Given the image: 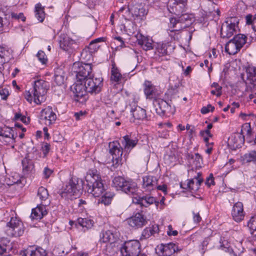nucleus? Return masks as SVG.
Segmentation results:
<instances>
[{"label":"nucleus","instance_id":"338daca9","mask_svg":"<svg viewBox=\"0 0 256 256\" xmlns=\"http://www.w3.org/2000/svg\"><path fill=\"white\" fill-rule=\"evenodd\" d=\"M194 159H195L196 160L197 162H198V163H200V162L202 161V158L201 157V156L200 154H198V153L194 154Z\"/></svg>","mask_w":256,"mask_h":256},{"label":"nucleus","instance_id":"79ce46f5","mask_svg":"<svg viewBox=\"0 0 256 256\" xmlns=\"http://www.w3.org/2000/svg\"><path fill=\"white\" fill-rule=\"evenodd\" d=\"M242 131H244L248 136H250L252 134V130L249 124H245L242 126Z\"/></svg>","mask_w":256,"mask_h":256},{"label":"nucleus","instance_id":"2f4dec72","mask_svg":"<svg viewBox=\"0 0 256 256\" xmlns=\"http://www.w3.org/2000/svg\"><path fill=\"white\" fill-rule=\"evenodd\" d=\"M114 194L110 192H106L98 200V203L104 204V205H108L111 203Z\"/></svg>","mask_w":256,"mask_h":256},{"label":"nucleus","instance_id":"7ed1b4c3","mask_svg":"<svg viewBox=\"0 0 256 256\" xmlns=\"http://www.w3.org/2000/svg\"><path fill=\"white\" fill-rule=\"evenodd\" d=\"M83 181L81 179L72 178L61 192L62 196L68 198L72 196H78L82 193Z\"/></svg>","mask_w":256,"mask_h":256},{"label":"nucleus","instance_id":"5701e85b","mask_svg":"<svg viewBox=\"0 0 256 256\" xmlns=\"http://www.w3.org/2000/svg\"><path fill=\"white\" fill-rule=\"evenodd\" d=\"M144 86V92L146 96V98H152L156 92L155 86L150 82L148 80L145 81Z\"/></svg>","mask_w":256,"mask_h":256},{"label":"nucleus","instance_id":"aec40b11","mask_svg":"<svg viewBox=\"0 0 256 256\" xmlns=\"http://www.w3.org/2000/svg\"><path fill=\"white\" fill-rule=\"evenodd\" d=\"M161 248V253L162 256H171L174 252L180 251L181 249H178V246L173 243H169L166 245H162Z\"/></svg>","mask_w":256,"mask_h":256},{"label":"nucleus","instance_id":"864d4df0","mask_svg":"<svg viewBox=\"0 0 256 256\" xmlns=\"http://www.w3.org/2000/svg\"><path fill=\"white\" fill-rule=\"evenodd\" d=\"M172 226L171 225H169L168 226V230L167 231V234L169 236H177L178 234V232L177 230H172Z\"/></svg>","mask_w":256,"mask_h":256},{"label":"nucleus","instance_id":"4be33fe9","mask_svg":"<svg viewBox=\"0 0 256 256\" xmlns=\"http://www.w3.org/2000/svg\"><path fill=\"white\" fill-rule=\"evenodd\" d=\"M124 142H122L124 146V151L126 153L130 152L131 150L137 144L138 140L136 139H130L128 136L126 135L123 137Z\"/></svg>","mask_w":256,"mask_h":256},{"label":"nucleus","instance_id":"dca6fc26","mask_svg":"<svg viewBox=\"0 0 256 256\" xmlns=\"http://www.w3.org/2000/svg\"><path fill=\"white\" fill-rule=\"evenodd\" d=\"M22 254V256H46V250L41 248L34 249L33 247L30 246L24 250Z\"/></svg>","mask_w":256,"mask_h":256},{"label":"nucleus","instance_id":"473e14b6","mask_svg":"<svg viewBox=\"0 0 256 256\" xmlns=\"http://www.w3.org/2000/svg\"><path fill=\"white\" fill-rule=\"evenodd\" d=\"M77 222L82 228H86V229L92 228L94 224V222L92 220L81 218L77 220Z\"/></svg>","mask_w":256,"mask_h":256},{"label":"nucleus","instance_id":"393cba45","mask_svg":"<svg viewBox=\"0 0 256 256\" xmlns=\"http://www.w3.org/2000/svg\"><path fill=\"white\" fill-rule=\"evenodd\" d=\"M100 241L106 243H114L116 240L114 234L110 230H106L102 232L100 236Z\"/></svg>","mask_w":256,"mask_h":256},{"label":"nucleus","instance_id":"423d86ee","mask_svg":"<svg viewBox=\"0 0 256 256\" xmlns=\"http://www.w3.org/2000/svg\"><path fill=\"white\" fill-rule=\"evenodd\" d=\"M246 42V36L238 34L226 44L225 51L230 55H234L240 50Z\"/></svg>","mask_w":256,"mask_h":256},{"label":"nucleus","instance_id":"603ef678","mask_svg":"<svg viewBox=\"0 0 256 256\" xmlns=\"http://www.w3.org/2000/svg\"><path fill=\"white\" fill-rule=\"evenodd\" d=\"M42 149L43 154H44V156H46L50 151V144L48 143H44L42 146Z\"/></svg>","mask_w":256,"mask_h":256},{"label":"nucleus","instance_id":"a18cd8bd","mask_svg":"<svg viewBox=\"0 0 256 256\" xmlns=\"http://www.w3.org/2000/svg\"><path fill=\"white\" fill-rule=\"evenodd\" d=\"M53 171L48 167H46L43 172V174L45 178H48Z\"/></svg>","mask_w":256,"mask_h":256},{"label":"nucleus","instance_id":"5fc2aeb1","mask_svg":"<svg viewBox=\"0 0 256 256\" xmlns=\"http://www.w3.org/2000/svg\"><path fill=\"white\" fill-rule=\"evenodd\" d=\"M193 220L195 223H198L202 220V218L198 212H193Z\"/></svg>","mask_w":256,"mask_h":256},{"label":"nucleus","instance_id":"09e8293b","mask_svg":"<svg viewBox=\"0 0 256 256\" xmlns=\"http://www.w3.org/2000/svg\"><path fill=\"white\" fill-rule=\"evenodd\" d=\"M12 18H14L16 19H21L22 22H24L26 20V18L24 16V14L22 13H20L18 14L12 13Z\"/></svg>","mask_w":256,"mask_h":256},{"label":"nucleus","instance_id":"58836bf2","mask_svg":"<svg viewBox=\"0 0 256 256\" xmlns=\"http://www.w3.org/2000/svg\"><path fill=\"white\" fill-rule=\"evenodd\" d=\"M248 226L251 231V234H254L256 232V215L252 216L248 223Z\"/></svg>","mask_w":256,"mask_h":256},{"label":"nucleus","instance_id":"39448f33","mask_svg":"<svg viewBox=\"0 0 256 256\" xmlns=\"http://www.w3.org/2000/svg\"><path fill=\"white\" fill-rule=\"evenodd\" d=\"M112 184L118 190H120L129 195H134L138 191L136 184L132 181L126 180L124 178L118 176L112 180Z\"/></svg>","mask_w":256,"mask_h":256},{"label":"nucleus","instance_id":"6e6d98bb","mask_svg":"<svg viewBox=\"0 0 256 256\" xmlns=\"http://www.w3.org/2000/svg\"><path fill=\"white\" fill-rule=\"evenodd\" d=\"M180 21H184V20H185V21H188V20H191V18H190V16L187 14H185V13H182V14H180Z\"/></svg>","mask_w":256,"mask_h":256},{"label":"nucleus","instance_id":"a19ab883","mask_svg":"<svg viewBox=\"0 0 256 256\" xmlns=\"http://www.w3.org/2000/svg\"><path fill=\"white\" fill-rule=\"evenodd\" d=\"M38 60L42 64H45L47 61V58L45 53L42 50H40L36 55Z\"/></svg>","mask_w":256,"mask_h":256},{"label":"nucleus","instance_id":"de8ad7c7","mask_svg":"<svg viewBox=\"0 0 256 256\" xmlns=\"http://www.w3.org/2000/svg\"><path fill=\"white\" fill-rule=\"evenodd\" d=\"M0 95L2 96V98L4 100H6L7 97L9 95V92L7 89H2L0 90Z\"/></svg>","mask_w":256,"mask_h":256},{"label":"nucleus","instance_id":"9d476101","mask_svg":"<svg viewBox=\"0 0 256 256\" xmlns=\"http://www.w3.org/2000/svg\"><path fill=\"white\" fill-rule=\"evenodd\" d=\"M110 153L112 156L113 166L117 167L121 164L122 155V148L118 141L109 143Z\"/></svg>","mask_w":256,"mask_h":256},{"label":"nucleus","instance_id":"c85d7f7f","mask_svg":"<svg viewBox=\"0 0 256 256\" xmlns=\"http://www.w3.org/2000/svg\"><path fill=\"white\" fill-rule=\"evenodd\" d=\"M10 52L8 50L0 46V65H2L8 62L10 60Z\"/></svg>","mask_w":256,"mask_h":256},{"label":"nucleus","instance_id":"4468645a","mask_svg":"<svg viewBox=\"0 0 256 256\" xmlns=\"http://www.w3.org/2000/svg\"><path fill=\"white\" fill-rule=\"evenodd\" d=\"M233 219L236 222H240L244 217V206L242 202H238L233 206L232 212Z\"/></svg>","mask_w":256,"mask_h":256},{"label":"nucleus","instance_id":"49530a36","mask_svg":"<svg viewBox=\"0 0 256 256\" xmlns=\"http://www.w3.org/2000/svg\"><path fill=\"white\" fill-rule=\"evenodd\" d=\"M100 46L94 42H91L89 44L88 48L91 52L96 51L99 48Z\"/></svg>","mask_w":256,"mask_h":256},{"label":"nucleus","instance_id":"e2e57ef3","mask_svg":"<svg viewBox=\"0 0 256 256\" xmlns=\"http://www.w3.org/2000/svg\"><path fill=\"white\" fill-rule=\"evenodd\" d=\"M84 114H85L84 112H82L80 111L78 112H76L74 114V116L76 120H80V117L84 116Z\"/></svg>","mask_w":256,"mask_h":256},{"label":"nucleus","instance_id":"8fccbe9b","mask_svg":"<svg viewBox=\"0 0 256 256\" xmlns=\"http://www.w3.org/2000/svg\"><path fill=\"white\" fill-rule=\"evenodd\" d=\"M170 25L172 26V28H174L172 30V31L178 30L176 28V24H178V22L176 19V18H170Z\"/></svg>","mask_w":256,"mask_h":256},{"label":"nucleus","instance_id":"c756f323","mask_svg":"<svg viewBox=\"0 0 256 256\" xmlns=\"http://www.w3.org/2000/svg\"><path fill=\"white\" fill-rule=\"evenodd\" d=\"M36 16L40 22H42L45 18V13L44 8L40 3L37 4L35 6Z\"/></svg>","mask_w":256,"mask_h":256},{"label":"nucleus","instance_id":"f3484780","mask_svg":"<svg viewBox=\"0 0 256 256\" xmlns=\"http://www.w3.org/2000/svg\"><path fill=\"white\" fill-rule=\"evenodd\" d=\"M200 176L201 174L198 173L194 178L188 180L186 186L188 189L194 191H196L199 189L200 185L203 182V180L200 178Z\"/></svg>","mask_w":256,"mask_h":256},{"label":"nucleus","instance_id":"37998d69","mask_svg":"<svg viewBox=\"0 0 256 256\" xmlns=\"http://www.w3.org/2000/svg\"><path fill=\"white\" fill-rule=\"evenodd\" d=\"M214 110V107L209 104L207 106H204L201 109V112L202 114H206L210 111L212 112Z\"/></svg>","mask_w":256,"mask_h":256},{"label":"nucleus","instance_id":"6ab92c4d","mask_svg":"<svg viewBox=\"0 0 256 256\" xmlns=\"http://www.w3.org/2000/svg\"><path fill=\"white\" fill-rule=\"evenodd\" d=\"M142 188L146 190H153L156 186L157 180L156 178L152 176H145L143 177Z\"/></svg>","mask_w":256,"mask_h":256},{"label":"nucleus","instance_id":"13d9d810","mask_svg":"<svg viewBox=\"0 0 256 256\" xmlns=\"http://www.w3.org/2000/svg\"><path fill=\"white\" fill-rule=\"evenodd\" d=\"M153 104L156 108V111L158 113V109L160 108V102L158 98H154L153 101Z\"/></svg>","mask_w":256,"mask_h":256},{"label":"nucleus","instance_id":"2eb2a0df","mask_svg":"<svg viewBox=\"0 0 256 256\" xmlns=\"http://www.w3.org/2000/svg\"><path fill=\"white\" fill-rule=\"evenodd\" d=\"M128 10L134 16L140 18V20H142L148 12L146 6L141 4H136Z\"/></svg>","mask_w":256,"mask_h":256},{"label":"nucleus","instance_id":"3c124183","mask_svg":"<svg viewBox=\"0 0 256 256\" xmlns=\"http://www.w3.org/2000/svg\"><path fill=\"white\" fill-rule=\"evenodd\" d=\"M82 2L89 8H92L97 0H82Z\"/></svg>","mask_w":256,"mask_h":256},{"label":"nucleus","instance_id":"bb28decb","mask_svg":"<svg viewBox=\"0 0 256 256\" xmlns=\"http://www.w3.org/2000/svg\"><path fill=\"white\" fill-rule=\"evenodd\" d=\"M246 72L248 80L254 86H256V67L248 66Z\"/></svg>","mask_w":256,"mask_h":256},{"label":"nucleus","instance_id":"6e6552de","mask_svg":"<svg viewBox=\"0 0 256 256\" xmlns=\"http://www.w3.org/2000/svg\"><path fill=\"white\" fill-rule=\"evenodd\" d=\"M140 252V244L137 240L125 242L120 248L122 256H138Z\"/></svg>","mask_w":256,"mask_h":256},{"label":"nucleus","instance_id":"ddd939ff","mask_svg":"<svg viewBox=\"0 0 256 256\" xmlns=\"http://www.w3.org/2000/svg\"><path fill=\"white\" fill-rule=\"evenodd\" d=\"M129 226L134 228H141L146 223V218L142 212H137L127 220Z\"/></svg>","mask_w":256,"mask_h":256},{"label":"nucleus","instance_id":"4c0bfd02","mask_svg":"<svg viewBox=\"0 0 256 256\" xmlns=\"http://www.w3.org/2000/svg\"><path fill=\"white\" fill-rule=\"evenodd\" d=\"M243 160L246 162L256 160V152L252 151L248 154H246L244 156Z\"/></svg>","mask_w":256,"mask_h":256},{"label":"nucleus","instance_id":"f8f14e48","mask_svg":"<svg viewBox=\"0 0 256 256\" xmlns=\"http://www.w3.org/2000/svg\"><path fill=\"white\" fill-rule=\"evenodd\" d=\"M56 119V116L53 112L52 108H46L41 111L40 116V122L50 126L54 124Z\"/></svg>","mask_w":256,"mask_h":256},{"label":"nucleus","instance_id":"052dcab7","mask_svg":"<svg viewBox=\"0 0 256 256\" xmlns=\"http://www.w3.org/2000/svg\"><path fill=\"white\" fill-rule=\"evenodd\" d=\"M244 134H245V132L242 131V129L241 131H240V133L238 135L241 144H243L244 142Z\"/></svg>","mask_w":256,"mask_h":256},{"label":"nucleus","instance_id":"ea45409f","mask_svg":"<svg viewBox=\"0 0 256 256\" xmlns=\"http://www.w3.org/2000/svg\"><path fill=\"white\" fill-rule=\"evenodd\" d=\"M0 255L6 252L7 249V243H9V241L6 239H2L0 241Z\"/></svg>","mask_w":256,"mask_h":256},{"label":"nucleus","instance_id":"4d7b16f0","mask_svg":"<svg viewBox=\"0 0 256 256\" xmlns=\"http://www.w3.org/2000/svg\"><path fill=\"white\" fill-rule=\"evenodd\" d=\"M25 98L28 102H32V99L34 98L32 91L31 92L30 91L26 92Z\"/></svg>","mask_w":256,"mask_h":256},{"label":"nucleus","instance_id":"f257e3e1","mask_svg":"<svg viewBox=\"0 0 256 256\" xmlns=\"http://www.w3.org/2000/svg\"><path fill=\"white\" fill-rule=\"evenodd\" d=\"M102 81L100 78L94 79L93 76H92L82 83H74L71 88L74 94L75 100L79 102L84 103L88 98V92H99L101 90Z\"/></svg>","mask_w":256,"mask_h":256},{"label":"nucleus","instance_id":"0eeeda50","mask_svg":"<svg viewBox=\"0 0 256 256\" xmlns=\"http://www.w3.org/2000/svg\"><path fill=\"white\" fill-rule=\"evenodd\" d=\"M48 90V83L42 80L35 81L32 92L34 100L36 104H40L46 100L45 95Z\"/></svg>","mask_w":256,"mask_h":256},{"label":"nucleus","instance_id":"e433bc0d","mask_svg":"<svg viewBox=\"0 0 256 256\" xmlns=\"http://www.w3.org/2000/svg\"><path fill=\"white\" fill-rule=\"evenodd\" d=\"M13 130L10 128H6L5 130H0V136L2 138H14L12 134Z\"/></svg>","mask_w":256,"mask_h":256},{"label":"nucleus","instance_id":"72a5a7b5","mask_svg":"<svg viewBox=\"0 0 256 256\" xmlns=\"http://www.w3.org/2000/svg\"><path fill=\"white\" fill-rule=\"evenodd\" d=\"M122 78V76L119 70L113 66L111 70V80L115 82H119Z\"/></svg>","mask_w":256,"mask_h":256},{"label":"nucleus","instance_id":"a878e982","mask_svg":"<svg viewBox=\"0 0 256 256\" xmlns=\"http://www.w3.org/2000/svg\"><path fill=\"white\" fill-rule=\"evenodd\" d=\"M137 202L138 204L144 206H148L154 203L156 206H158L159 204V202L156 200L155 198L153 196H147L140 198L138 200Z\"/></svg>","mask_w":256,"mask_h":256},{"label":"nucleus","instance_id":"cd10ccee","mask_svg":"<svg viewBox=\"0 0 256 256\" xmlns=\"http://www.w3.org/2000/svg\"><path fill=\"white\" fill-rule=\"evenodd\" d=\"M130 112L135 119L142 120L146 118V110L139 106H136L134 109L132 108Z\"/></svg>","mask_w":256,"mask_h":256},{"label":"nucleus","instance_id":"bf43d9fd","mask_svg":"<svg viewBox=\"0 0 256 256\" xmlns=\"http://www.w3.org/2000/svg\"><path fill=\"white\" fill-rule=\"evenodd\" d=\"M148 231H150L151 234H154L158 233L159 232L158 226H153L152 228H150Z\"/></svg>","mask_w":256,"mask_h":256},{"label":"nucleus","instance_id":"f704fd0d","mask_svg":"<svg viewBox=\"0 0 256 256\" xmlns=\"http://www.w3.org/2000/svg\"><path fill=\"white\" fill-rule=\"evenodd\" d=\"M22 165L23 171L25 172L32 171L34 168L32 162L27 158H24L22 160Z\"/></svg>","mask_w":256,"mask_h":256},{"label":"nucleus","instance_id":"a211bd4d","mask_svg":"<svg viewBox=\"0 0 256 256\" xmlns=\"http://www.w3.org/2000/svg\"><path fill=\"white\" fill-rule=\"evenodd\" d=\"M74 44V42L66 35L64 34L60 37V47L66 51H70Z\"/></svg>","mask_w":256,"mask_h":256},{"label":"nucleus","instance_id":"774afa93","mask_svg":"<svg viewBox=\"0 0 256 256\" xmlns=\"http://www.w3.org/2000/svg\"><path fill=\"white\" fill-rule=\"evenodd\" d=\"M172 124L170 122H161V128H163L165 127L171 128Z\"/></svg>","mask_w":256,"mask_h":256},{"label":"nucleus","instance_id":"9b49d317","mask_svg":"<svg viewBox=\"0 0 256 256\" xmlns=\"http://www.w3.org/2000/svg\"><path fill=\"white\" fill-rule=\"evenodd\" d=\"M238 23L235 17H230L226 19L224 24L222 26L220 36L222 38L231 37L236 31V24Z\"/></svg>","mask_w":256,"mask_h":256},{"label":"nucleus","instance_id":"1a4fd4ad","mask_svg":"<svg viewBox=\"0 0 256 256\" xmlns=\"http://www.w3.org/2000/svg\"><path fill=\"white\" fill-rule=\"evenodd\" d=\"M6 232L11 236H21L24 232V228L22 222L16 218H12L6 224Z\"/></svg>","mask_w":256,"mask_h":256},{"label":"nucleus","instance_id":"680f3d73","mask_svg":"<svg viewBox=\"0 0 256 256\" xmlns=\"http://www.w3.org/2000/svg\"><path fill=\"white\" fill-rule=\"evenodd\" d=\"M167 48L166 44H162L161 45V53L164 54H166L168 53Z\"/></svg>","mask_w":256,"mask_h":256},{"label":"nucleus","instance_id":"b1692460","mask_svg":"<svg viewBox=\"0 0 256 256\" xmlns=\"http://www.w3.org/2000/svg\"><path fill=\"white\" fill-rule=\"evenodd\" d=\"M46 212L45 210V208H44L42 206H38L35 208H33L32 210V212L31 214V218L32 219H40L42 218V216L46 214Z\"/></svg>","mask_w":256,"mask_h":256},{"label":"nucleus","instance_id":"69168bd1","mask_svg":"<svg viewBox=\"0 0 256 256\" xmlns=\"http://www.w3.org/2000/svg\"><path fill=\"white\" fill-rule=\"evenodd\" d=\"M246 24H252V16L250 14H248L246 16Z\"/></svg>","mask_w":256,"mask_h":256},{"label":"nucleus","instance_id":"f03ea898","mask_svg":"<svg viewBox=\"0 0 256 256\" xmlns=\"http://www.w3.org/2000/svg\"><path fill=\"white\" fill-rule=\"evenodd\" d=\"M87 192L94 197H99L104 192L100 176L96 170H90L86 176Z\"/></svg>","mask_w":256,"mask_h":256},{"label":"nucleus","instance_id":"412c9836","mask_svg":"<svg viewBox=\"0 0 256 256\" xmlns=\"http://www.w3.org/2000/svg\"><path fill=\"white\" fill-rule=\"evenodd\" d=\"M172 6H169L167 7V10L170 13L174 14L176 15L179 16L182 13L186 12V4H179L173 2Z\"/></svg>","mask_w":256,"mask_h":256},{"label":"nucleus","instance_id":"c9c22d12","mask_svg":"<svg viewBox=\"0 0 256 256\" xmlns=\"http://www.w3.org/2000/svg\"><path fill=\"white\" fill-rule=\"evenodd\" d=\"M38 196L42 202L46 201L48 197V190L42 186L39 188L38 190Z\"/></svg>","mask_w":256,"mask_h":256},{"label":"nucleus","instance_id":"c03bdc74","mask_svg":"<svg viewBox=\"0 0 256 256\" xmlns=\"http://www.w3.org/2000/svg\"><path fill=\"white\" fill-rule=\"evenodd\" d=\"M205 183L208 186L214 184V178L212 174H210L208 177L207 178Z\"/></svg>","mask_w":256,"mask_h":256},{"label":"nucleus","instance_id":"7c9ffc66","mask_svg":"<svg viewBox=\"0 0 256 256\" xmlns=\"http://www.w3.org/2000/svg\"><path fill=\"white\" fill-rule=\"evenodd\" d=\"M65 80L64 72L60 69H58L54 73V81L58 85L62 84Z\"/></svg>","mask_w":256,"mask_h":256},{"label":"nucleus","instance_id":"20e7f679","mask_svg":"<svg viewBox=\"0 0 256 256\" xmlns=\"http://www.w3.org/2000/svg\"><path fill=\"white\" fill-rule=\"evenodd\" d=\"M73 69L76 74V81L75 83H82L89 77L93 76L92 74V66L90 64L75 62L73 65Z\"/></svg>","mask_w":256,"mask_h":256},{"label":"nucleus","instance_id":"0e129e2a","mask_svg":"<svg viewBox=\"0 0 256 256\" xmlns=\"http://www.w3.org/2000/svg\"><path fill=\"white\" fill-rule=\"evenodd\" d=\"M170 134L169 131L166 130V131L163 130L161 134V137L164 138H169Z\"/></svg>","mask_w":256,"mask_h":256}]
</instances>
